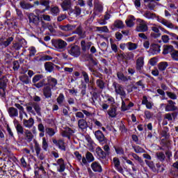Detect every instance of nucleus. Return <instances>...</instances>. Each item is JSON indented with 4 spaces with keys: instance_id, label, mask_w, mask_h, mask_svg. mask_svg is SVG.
I'll list each match as a JSON object with an SVG mask.
<instances>
[{
    "instance_id": "obj_1",
    "label": "nucleus",
    "mask_w": 178,
    "mask_h": 178,
    "mask_svg": "<svg viewBox=\"0 0 178 178\" xmlns=\"http://www.w3.org/2000/svg\"><path fill=\"white\" fill-rule=\"evenodd\" d=\"M67 52L74 58H79L81 55V49L78 45H72L67 49Z\"/></svg>"
},
{
    "instance_id": "obj_2",
    "label": "nucleus",
    "mask_w": 178,
    "mask_h": 178,
    "mask_svg": "<svg viewBox=\"0 0 178 178\" xmlns=\"http://www.w3.org/2000/svg\"><path fill=\"white\" fill-rule=\"evenodd\" d=\"M41 79H42V74H37L33 76L32 83H33L34 87H36V88H41L45 86V79L41 80Z\"/></svg>"
},
{
    "instance_id": "obj_3",
    "label": "nucleus",
    "mask_w": 178,
    "mask_h": 178,
    "mask_svg": "<svg viewBox=\"0 0 178 178\" xmlns=\"http://www.w3.org/2000/svg\"><path fill=\"white\" fill-rule=\"evenodd\" d=\"M113 87L114 88L117 95H120V97H126V91H124V88L123 86L118 83L117 82H113Z\"/></svg>"
},
{
    "instance_id": "obj_4",
    "label": "nucleus",
    "mask_w": 178,
    "mask_h": 178,
    "mask_svg": "<svg viewBox=\"0 0 178 178\" xmlns=\"http://www.w3.org/2000/svg\"><path fill=\"white\" fill-rule=\"evenodd\" d=\"M137 22L139 23V25L136 28L137 31L139 33H145V31H148V26L144 19H138Z\"/></svg>"
},
{
    "instance_id": "obj_5",
    "label": "nucleus",
    "mask_w": 178,
    "mask_h": 178,
    "mask_svg": "<svg viewBox=\"0 0 178 178\" xmlns=\"http://www.w3.org/2000/svg\"><path fill=\"white\" fill-rule=\"evenodd\" d=\"M14 38L13 37H1L0 38V48H7V47H9L10 44L13 42Z\"/></svg>"
},
{
    "instance_id": "obj_6",
    "label": "nucleus",
    "mask_w": 178,
    "mask_h": 178,
    "mask_svg": "<svg viewBox=\"0 0 178 178\" xmlns=\"http://www.w3.org/2000/svg\"><path fill=\"white\" fill-rule=\"evenodd\" d=\"M34 148L36 156L38 158V159H40V161H44L45 155H44V152H42V149H41V146H40L38 143H35Z\"/></svg>"
},
{
    "instance_id": "obj_7",
    "label": "nucleus",
    "mask_w": 178,
    "mask_h": 178,
    "mask_svg": "<svg viewBox=\"0 0 178 178\" xmlns=\"http://www.w3.org/2000/svg\"><path fill=\"white\" fill-rule=\"evenodd\" d=\"M95 159L94 158V155H92L91 152H88L86 154V157L83 156L82 158L81 165L84 166V165H88V163H90L91 162H94Z\"/></svg>"
},
{
    "instance_id": "obj_8",
    "label": "nucleus",
    "mask_w": 178,
    "mask_h": 178,
    "mask_svg": "<svg viewBox=\"0 0 178 178\" xmlns=\"http://www.w3.org/2000/svg\"><path fill=\"white\" fill-rule=\"evenodd\" d=\"M95 136L100 144H106V143H108V139H106L102 131L99 130L96 131L95 132Z\"/></svg>"
},
{
    "instance_id": "obj_9",
    "label": "nucleus",
    "mask_w": 178,
    "mask_h": 178,
    "mask_svg": "<svg viewBox=\"0 0 178 178\" xmlns=\"http://www.w3.org/2000/svg\"><path fill=\"white\" fill-rule=\"evenodd\" d=\"M60 6L63 12H66V10H73V3H72V0H63V2L60 3Z\"/></svg>"
},
{
    "instance_id": "obj_10",
    "label": "nucleus",
    "mask_w": 178,
    "mask_h": 178,
    "mask_svg": "<svg viewBox=\"0 0 178 178\" xmlns=\"http://www.w3.org/2000/svg\"><path fill=\"white\" fill-rule=\"evenodd\" d=\"M47 87H50L52 90H56V86H58V79L51 76L47 77Z\"/></svg>"
},
{
    "instance_id": "obj_11",
    "label": "nucleus",
    "mask_w": 178,
    "mask_h": 178,
    "mask_svg": "<svg viewBox=\"0 0 178 178\" xmlns=\"http://www.w3.org/2000/svg\"><path fill=\"white\" fill-rule=\"evenodd\" d=\"M168 104L165 105V112H173L177 111V106H176V102L172 100H168Z\"/></svg>"
},
{
    "instance_id": "obj_12",
    "label": "nucleus",
    "mask_w": 178,
    "mask_h": 178,
    "mask_svg": "<svg viewBox=\"0 0 178 178\" xmlns=\"http://www.w3.org/2000/svg\"><path fill=\"white\" fill-rule=\"evenodd\" d=\"M52 141L53 143L58 147V149H60L61 151H66V143H65V140L62 139H53Z\"/></svg>"
},
{
    "instance_id": "obj_13",
    "label": "nucleus",
    "mask_w": 178,
    "mask_h": 178,
    "mask_svg": "<svg viewBox=\"0 0 178 178\" xmlns=\"http://www.w3.org/2000/svg\"><path fill=\"white\" fill-rule=\"evenodd\" d=\"M136 68L139 73H143L144 69V56H140L137 58Z\"/></svg>"
},
{
    "instance_id": "obj_14",
    "label": "nucleus",
    "mask_w": 178,
    "mask_h": 178,
    "mask_svg": "<svg viewBox=\"0 0 178 178\" xmlns=\"http://www.w3.org/2000/svg\"><path fill=\"white\" fill-rule=\"evenodd\" d=\"M113 162L115 169L117 170L119 173L123 175L124 173V170H123V168H122V165H120V160L117 157H114L113 159Z\"/></svg>"
},
{
    "instance_id": "obj_15",
    "label": "nucleus",
    "mask_w": 178,
    "mask_h": 178,
    "mask_svg": "<svg viewBox=\"0 0 178 178\" xmlns=\"http://www.w3.org/2000/svg\"><path fill=\"white\" fill-rule=\"evenodd\" d=\"M54 47L56 48V49H65L66 48V45H67V43L65 42V40H57L54 43Z\"/></svg>"
},
{
    "instance_id": "obj_16",
    "label": "nucleus",
    "mask_w": 178,
    "mask_h": 178,
    "mask_svg": "<svg viewBox=\"0 0 178 178\" xmlns=\"http://www.w3.org/2000/svg\"><path fill=\"white\" fill-rule=\"evenodd\" d=\"M157 22L161 23V24H163V26H165V27H168V29H175V25L165 18L158 17Z\"/></svg>"
},
{
    "instance_id": "obj_17",
    "label": "nucleus",
    "mask_w": 178,
    "mask_h": 178,
    "mask_svg": "<svg viewBox=\"0 0 178 178\" xmlns=\"http://www.w3.org/2000/svg\"><path fill=\"white\" fill-rule=\"evenodd\" d=\"M92 46V42H86V40L81 41V48L83 52H88Z\"/></svg>"
},
{
    "instance_id": "obj_18",
    "label": "nucleus",
    "mask_w": 178,
    "mask_h": 178,
    "mask_svg": "<svg viewBox=\"0 0 178 178\" xmlns=\"http://www.w3.org/2000/svg\"><path fill=\"white\" fill-rule=\"evenodd\" d=\"M152 26H153L151 27V29L154 33H151V37L153 38H159V37H161V31H159V29L156 27V24H152Z\"/></svg>"
},
{
    "instance_id": "obj_19",
    "label": "nucleus",
    "mask_w": 178,
    "mask_h": 178,
    "mask_svg": "<svg viewBox=\"0 0 178 178\" xmlns=\"http://www.w3.org/2000/svg\"><path fill=\"white\" fill-rule=\"evenodd\" d=\"M74 133H76V129L67 127L64 131H63L62 136L63 137H67V138H70L72 136L74 135Z\"/></svg>"
},
{
    "instance_id": "obj_20",
    "label": "nucleus",
    "mask_w": 178,
    "mask_h": 178,
    "mask_svg": "<svg viewBox=\"0 0 178 178\" xmlns=\"http://www.w3.org/2000/svg\"><path fill=\"white\" fill-rule=\"evenodd\" d=\"M29 23H33L35 26H38L40 24V17L34 13H30L29 15Z\"/></svg>"
},
{
    "instance_id": "obj_21",
    "label": "nucleus",
    "mask_w": 178,
    "mask_h": 178,
    "mask_svg": "<svg viewBox=\"0 0 178 178\" xmlns=\"http://www.w3.org/2000/svg\"><path fill=\"white\" fill-rule=\"evenodd\" d=\"M78 127L81 130V131H86L88 127V123L85 119H80L78 120Z\"/></svg>"
},
{
    "instance_id": "obj_22",
    "label": "nucleus",
    "mask_w": 178,
    "mask_h": 178,
    "mask_svg": "<svg viewBox=\"0 0 178 178\" xmlns=\"http://www.w3.org/2000/svg\"><path fill=\"white\" fill-rule=\"evenodd\" d=\"M90 168L93 172H97L98 173H101V172H102V166L97 161L92 163Z\"/></svg>"
},
{
    "instance_id": "obj_23",
    "label": "nucleus",
    "mask_w": 178,
    "mask_h": 178,
    "mask_svg": "<svg viewBox=\"0 0 178 178\" xmlns=\"http://www.w3.org/2000/svg\"><path fill=\"white\" fill-rule=\"evenodd\" d=\"M23 124L26 129H31L34 126V119L30 118L29 120L24 119Z\"/></svg>"
},
{
    "instance_id": "obj_24",
    "label": "nucleus",
    "mask_w": 178,
    "mask_h": 178,
    "mask_svg": "<svg viewBox=\"0 0 178 178\" xmlns=\"http://www.w3.org/2000/svg\"><path fill=\"white\" fill-rule=\"evenodd\" d=\"M43 95L45 98H51L52 97V88L49 86H45L43 88Z\"/></svg>"
},
{
    "instance_id": "obj_25",
    "label": "nucleus",
    "mask_w": 178,
    "mask_h": 178,
    "mask_svg": "<svg viewBox=\"0 0 178 178\" xmlns=\"http://www.w3.org/2000/svg\"><path fill=\"white\" fill-rule=\"evenodd\" d=\"M57 165H59L58 170V172H60V173H62V172H65V170L66 169V165H65V161H63V159H58Z\"/></svg>"
},
{
    "instance_id": "obj_26",
    "label": "nucleus",
    "mask_w": 178,
    "mask_h": 178,
    "mask_svg": "<svg viewBox=\"0 0 178 178\" xmlns=\"http://www.w3.org/2000/svg\"><path fill=\"white\" fill-rule=\"evenodd\" d=\"M8 112L10 118H17L19 116V111L16 108L10 107L8 110Z\"/></svg>"
},
{
    "instance_id": "obj_27",
    "label": "nucleus",
    "mask_w": 178,
    "mask_h": 178,
    "mask_svg": "<svg viewBox=\"0 0 178 178\" xmlns=\"http://www.w3.org/2000/svg\"><path fill=\"white\" fill-rule=\"evenodd\" d=\"M175 51V47L172 45H164L163 50V55H168V54H172Z\"/></svg>"
},
{
    "instance_id": "obj_28",
    "label": "nucleus",
    "mask_w": 178,
    "mask_h": 178,
    "mask_svg": "<svg viewBox=\"0 0 178 178\" xmlns=\"http://www.w3.org/2000/svg\"><path fill=\"white\" fill-rule=\"evenodd\" d=\"M142 105H145L147 109H152V106H154V104L152 102H148L147 96H143L142 100Z\"/></svg>"
},
{
    "instance_id": "obj_29",
    "label": "nucleus",
    "mask_w": 178,
    "mask_h": 178,
    "mask_svg": "<svg viewBox=\"0 0 178 178\" xmlns=\"http://www.w3.org/2000/svg\"><path fill=\"white\" fill-rule=\"evenodd\" d=\"M143 16L145 17V19H148V20H154L155 17H156V15L151 11H145Z\"/></svg>"
},
{
    "instance_id": "obj_30",
    "label": "nucleus",
    "mask_w": 178,
    "mask_h": 178,
    "mask_svg": "<svg viewBox=\"0 0 178 178\" xmlns=\"http://www.w3.org/2000/svg\"><path fill=\"white\" fill-rule=\"evenodd\" d=\"M150 51L153 55H156L161 52V45L159 44H152L150 48Z\"/></svg>"
},
{
    "instance_id": "obj_31",
    "label": "nucleus",
    "mask_w": 178,
    "mask_h": 178,
    "mask_svg": "<svg viewBox=\"0 0 178 178\" xmlns=\"http://www.w3.org/2000/svg\"><path fill=\"white\" fill-rule=\"evenodd\" d=\"M14 123L17 134H24V129L22 126V124L19 123V121H14Z\"/></svg>"
},
{
    "instance_id": "obj_32",
    "label": "nucleus",
    "mask_w": 178,
    "mask_h": 178,
    "mask_svg": "<svg viewBox=\"0 0 178 178\" xmlns=\"http://www.w3.org/2000/svg\"><path fill=\"white\" fill-rule=\"evenodd\" d=\"M8 81L9 80L8 79V77L6 76H3L0 78V88H6L8 86Z\"/></svg>"
},
{
    "instance_id": "obj_33",
    "label": "nucleus",
    "mask_w": 178,
    "mask_h": 178,
    "mask_svg": "<svg viewBox=\"0 0 178 178\" xmlns=\"http://www.w3.org/2000/svg\"><path fill=\"white\" fill-rule=\"evenodd\" d=\"M56 102L59 106H63L65 105V95L63 93H60L56 99Z\"/></svg>"
},
{
    "instance_id": "obj_34",
    "label": "nucleus",
    "mask_w": 178,
    "mask_h": 178,
    "mask_svg": "<svg viewBox=\"0 0 178 178\" xmlns=\"http://www.w3.org/2000/svg\"><path fill=\"white\" fill-rule=\"evenodd\" d=\"M117 77L118 79L121 80V81H124V82L129 81V80H131V76H126L122 72H118Z\"/></svg>"
},
{
    "instance_id": "obj_35",
    "label": "nucleus",
    "mask_w": 178,
    "mask_h": 178,
    "mask_svg": "<svg viewBox=\"0 0 178 178\" xmlns=\"http://www.w3.org/2000/svg\"><path fill=\"white\" fill-rule=\"evenodd\" d=\"M135 20L136 19L134 18V16L133 15L129 16L128 19L125 21V23L127 27H133V26H134Z\"/></svg>"
},
{
    "instance_id": "obj_36",
    "label": "nucleus",
    "mask_w": 178,
    "mask_h": 178,
    "mask_svg": "<svg viewBox=\"0 0 178 178\" xmlns=\"http://www.w3.org/2000/svg\"><path fill=\"white\" fill-rule=\"evenodd\" d=\"M96 154L101 159H104L106 157V153L101 147H97Z\"/></svg>"
},
{
    "instance_id": "obj_37",
    "label": "nucleus",
    "mask_w": 178,
    "mask_h": 178,
    "mask_svg": "<svg viewBox=\"0 0 178 178\" xmlns=\"http://www.w3.org/2000/svg\"><path fill=\"white\" fill-rule=\"evenodd\" d=\"M44 69L46 72H49V73H51L52 72H54V64L51 62H47L44 64Z\"/></svg>"
},
{
    "instance_id": "obj_38",
    "label": "nucleus",
    "mask_w": 178,
    "mask_h": 178,
    "mask_svg": "<svg viewBox=\"0 0 178 178\" xmlns=\"http://www.w3.org/2000/svg\"><path fill=\"white\" fill-rule=\"evenodd\" d=\"M25 137L26 141L28 143H31V141H33V139L34 138V135H33V133L30 131V130H26L25 131Z\"/></svg>"
},
{
    "instance_id": "obj_39",
    "label": "nucleus",
    "mask_w": 178,
    "mask_h": 178,
    "mask_svg": "<svg viewBox=\"0 0 178 178\" xmlns=\"http://www.w3.org/2000/svg\"><path fill=\"white\" fill-rule=\"evenodd\" d=\"M95 11L101 13L104 11V6L102 3H95Z\"/></svg>"
},
{
    "instance_id": "obj_40",
    "label": "nucleus",
    "mask_w": 178,
    "mask_h": 178,
    "mask_svg": "<svg viewBox=\"0 0 178 178\" xmlns=\"http://www.w3.org/2000/svg\"><path fill=\"white\" fill-rule=\"evenodd\" d=\"M107 113L110 118H115L118 115V113H116V108L115 107L110 108L108 110Z\"/></svg>"
},
{
    "instance_id": "obj_41",
    "label": "nucleus",
    "mask_w": 178,
    "mask_h": 178,
    "mask_svg": "<svg viewBox=\"0 0 178 178\" xmlns=\"http://www.w3.org/2000/svg\"><path fill=\"white\" fill-rule=\"evenodd\" d=\"M40 3L42 6H46L45 10L40 12V13H44V12H45L46 10H49V0H40Z\"/></svg>"
},
{
    "instance_id": "obj_42",
    "label": "nucleus",
    "mask_w": 178,
    "mask_h": 178,
    "mask_svg": "<svg viewBox=\"0 0 178 178\" xmlns=\"http://www.w3.org/2000/svg\"><path fill=\"white\" fill-rule=\"evenodd\" d=\"M19 5L22 9H31V8H34V6L31 5L30 3H27L26 1H21Z\"/></svg>"
},
{
    "instance_id": "obj_43",
    "label": "nucleus",
    "mask_w": 178,
    "mask_h": 178,
    "mask_svg": "<svg viewBox=\"0 0 178 178\" xmlns=\"http://www.w3.org/2000/svg\"><path fill=\"white\" fill-rule=\"evenodd\" d=\"M131 156L136 161H138V163H140V166L143 167L144 165H145L143 159H141V157H139L138 155H137L136 154L132 153Z\"/></svg>"
},
{
    "instance_id": "obj_44",
    "label": "nucleus",
    "mask_w": 178,
    "mask_h": 178,
    "mask_svg": "<svg viewBox=\"0 0 178 178\" xmlns=\"http://www.w3.org/2000/svg\"><path fill=\"white\" fill-rule=\"evenodd\" d=\"M89 101L92 104V105H97V102L98 101V94H97V92H93L92 97L90 99Z\"/></svg>"
},
{
    "instance_id": "obj_45",
    "label": "nucleus",
    "mask_w": 178,
    "mask_h": 178,
    "mask_svg": "<svg viewBox=\"0 0 178 178\" xmlns=\"http://www.w3.org/2000/svg\"><path fill=\"white\" fill-rule=\"evenodd\" d=\"M75 33L78 34L81 38H86V33L83 32V28H81V26L76 28Z\"/></svg>"
},
{
    "instance_id": "obj_46",
    "label": "nucleus",
    "mask_w": 178,
    "mask_h": 178,
    "mask_svg": "<svg viewBox=\"0 0 178 178\" xmlns=\"http://www.w3.org/2000/svg\"><path fill=\"white\" fill-rule=\"evenodd\" d=\"M60 12V10H59V7L58 6L51 7L50 9L51 15H52L53 16H58Z\"/></svg>"
},
{
    "instance_id": "obj_47",
    "label": "nucleus",
    "mask_w": 178,
    "mask_h": 178,
    "mask_svg": "<svg viewBox=\"0 0 178 178\" xmlns=\"http://www.w3.org/2000/svg\"><path fill=\"white\" fill-rule=\"evenodd\" d=\"M140 87V88H145V85H144V79H141V80L137 81L135 83L134 88V90H137V88H138Z\"/></svg>"
},
{
    "instance_id": "obj_48",
    "label": "nucleus",
    "mask_w": 178,
    "mask_h": 178,
    "mask_svg": "<svg viewBox=\"0 0 178 178\" xmlns=\"http://www.w3.org/2000/svg\"><path fill=\"white\" fill-rule=\"evenodd\" d=\"M96 86L100 90H104L105 88V82L102 79H97L96 80Z\"/></svg>"
},
{
    "instance_id": "obj_49",
    "label": "nucleus",
    "mask_w": 178,
    "mask_h": 178,
    "mask_svg": "<svg viewBox=\"0 0 178 178\" xmlns=\"http://www.w3.org/2000/svg\"><path fill=\"white\" fill-rule=\"evenodd\" d=\"M168 66H169V65L167 62H161L159 63L158 67L161 72H163L166 70V67H168Z\"/></svg>"
},
{
    "instance_id": "obj_50",
    "label": "nucleus",
    "mask_w": 178,
    "mask_h": 178,
    "mask_svg": "<svg viewBox=\"0 0 178 178\" xmlns=\"http://www.w3.org/2000/svg\"><path fill=\"white\" fill-rule=\"evenodd\" d=\"M29 51V56L30 58L33 57V56H35V54H37V49H35V47H30L28 49Z\"/></svg>"
},
{
    "instance_id": "obj_51",
    "label": "nucleus",
    "mask_w": 178,
    "mask_h": 178,
    "mask_svg": "<svg viewBox=\"0 0 178 178\" xmlns=\"http://www.w3.org/2000/svg\"><path fill=\"white\" fill-rule=\"evenodd\" d=\"M138 48V44L137 43H133L131 42H128V49L129 51H134Z\"/></svg>"
},
{
    "instance_id": "obj_52",
    "label": "nucleus",
    "mask_w": 178,
    "mask_h": 178,
    "mask_svg": "<svg viewBox=\"0 0 178 178\" xmlns=\"http://www.w3.org/2000/svg\"><path fill=\"white\" fill-rule=\"evenodd\" d=\"M156 156L157 158V159H159V161H160V162H163L165 161V153L160 152H157L156 154Z\"/></svg>"
},
{
    "instance_id": "obj_53",
    "label": "nucleus",
    "mask_w": 178,
    "mask_h": 178,
    "mask_svg": "<svg viewBox=\"0 0 178 178\" xmlns=\"http://www.w3.org/2000/svg\"><path fill=\"white\" fill-rule=\"evenodd\" d=\"M114 27H116V29H123L124 27V24L122 20L118 19L114 22Z\"/></svg>"
},
{
    "instance_id": "obj_54",
    "label": "nucleus",
    "mask_w": 178,
    "mask_h": 178,
    "mask_svg": "<svg viewBox=\"0 0 178 178\" xmlns=\"http://www.w3.org/2000/svg\"><path fill=\"white\" fill-rule=\"evenodd\" d=\"M122 159L126 161L128 165H131L132 166V170L133 172H137V168L134 166V163H133V161H131L130 159H127V157H122Z\"/></svg>"
},
{
    "instance_id": "obj_55",
    "label": "nucleus",
    "mask_w": 178,
    "mask_h": 178,
    "mask_svg": "<svg viewBox=\"0 0 178 178\" xmlns=\"http://www.w3.org/2000/svg\"><path fill=\"white\" fill-rule=\"evenodd\" d=\"M32 108H33L36 113H38V115L41 113V107H40V104H38V103H35V102L33 103Z\"/></svg>"
},
{
    "instance_id": "obj_56",
    "label": "nucleus",
    "mask_w": 178,
    "mask_h": 178,
    "mask_svg": "<svg viewBox=\"0 0 178 178\" xmlns=\"http://www.w3.org/2000/svg\"><path fill=\"white\" fill-rule=\"evenodd\" d=\"M81 74L83 77L85 83L88 84V83H90V76H88V73H87L86 71H82Z\"/></svg>"
},
{
    "instance_id": "obj_57",
    "label": "nucleus",
    "mask_w": 178,
    "mask_h": 178,
    "mask_svg": "<svg viewBox=\"0 0 178 178\" xmlns=\"http://www.w3.org/2000/svg\"><path fill=\"white\" fill-rule=\"evenodd\" d=\"M45 133L46 134H48V136H49V137H52L54 136H55V129H52V128H46L45 129Z\"/></svg>"
},
{
    "instance_id": "obj_58",
    "label": "nucleus",
    "mask_w": 178,
    "mask_h": 178,
    "mask_svg": "<svg viewBox=\"0 0 178 178\" xmlns=\"http://www.w3.org/2000/svg\"><path fill=\"white\" fill-rule=\"evenodd\" d=\"M124 58L127 60H132L134 59V54L131 51H129L125 54Z\"/></svg>"
},
{
    "instance_id": "obj_59",
    "label": "nucleus",
    "mask_w": 178,
    "mask_h": 178,
    "mask_svg": "<svg viewBox=\"0 0 178 178\" xmlns=\"http://www.w3.org/2000/svg\"><path fill=\"white\" fill-rule=\"evenodd\" d=\"M165 94L167 95V97L170 98V99H173V100L177 99V95L175 92L167 91Z\"/></svg>"
},
{
    "instance_id": "obj_60",
    "label": "nucleus",
    "mask_w": 178,
    "mask_h": 178,
    "mask_svg": "<svg viewBox=\"0 0 178 178\" xmlns=\"http://www.w3.org/2000/svg\"><path fill=\"white\" fill-rule=\"evenodd\" d=\"M96 30L97 31H101V33H108L109 32V29H108V26H97L96 27Z\"/></svg>"
},
{
    "instance_id": "obj_61",
    "label": "nucleus",
    "mask_w": 178,
    "mask_h": 178,
    "mask_svg": "<svg viewBox=\"0 0 178 178\" xmlns=\"http://www.w3.org/2000/svg\"><path fill=\"white\" fill-rule=\"evenodd\" d=\"M175 113H168L165 114L164 119H166L169 122H171L172 120H173V116H175Z\"/></svg>"
},
{
    "instance_id": "obj_62",
    "label": "nucleus",
    "mask_w": 178,
    "mask_h": 178,
    "mask_svg": "<svg viewBox=\"0 0 178 178\" xmlns=\"http://www.w3.org/2000/svg\"><path fill=\"white\" fill-rule=\"evenodd\" d=\"M115 151L118 155H124V149L121 147H115Z\"/></svg>"
},
{
    "instance_id": "obj_63",
    "label": "nucleus",
    "mask_w": 178,
    "mask_h": 178,
    "mask_svg": "<svg viewBox=\"0 0 178 178\" xmlns=\"http://www.w3.org/2000/svg\"><path fill=\"white\" fill-rule=\"evenodd\" d=\"M145 162L147 166L152 169V170H155V164H154V161H149L148 160H145Z\"/></svg>"
},
{
    "instance_id": "obj_64",
    "label": "nucleus",
    "mask_w": 178,
    "mask_h": 178,
    "mask_svg": "<svg viewBox=\"0 0 178 178\" xmlns=\"http://www.w3.org/2000/svg\"><path fill=\"white\" fill-rule=\"evenodd\" d=\"M171 58L172 60H176L177 62H178V51L177 50L174 49L173 52L171 53Z\"/></svg>"
}]
</instances>
